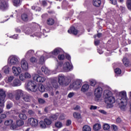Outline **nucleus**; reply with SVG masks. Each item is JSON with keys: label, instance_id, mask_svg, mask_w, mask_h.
I'll list each match as a JSON object with an SVG mask.
<instances>
[{"label": "nucleus", "instance_id": "62", "mask_svg": "<svg viewBox=\"0 0 131 131\" xmlns=\"http://www.w3.org/2000/svg\"><path fill=\"white\" fill-rule=\"evenodd\" d=\"M97 106L91 105L90 107V110H96L97 109Z\"/></svg>", "mask_w": 131, "mask_h": 131}, {"label": "nucleus", "instance_id": "43", "mask_svg": "<svg viewBox=\"0 0 131 131\" xmlns=\"http://www.w3.org/2000/svg\"><path fill=\"white\" fill-rule=\"evenodd\" d=\"M16 124L17 126H22L24 124V122L22 120H19L16 121Z\"/></svg>", "mask_w": 131, "mask_h": 131}, {"label": "nucleus", "instance_id": "53", "mask_svg": "<svg viewBox=\"0 0 131 131\" xmlns=\"http://www.w3.org/2000/svg\"><path fill=\"white\" fill-rule=\"evenodd\" d=\"M58 114L56 115H53L51 116V118H52V119H53L54 120H57V119H58Z\"/></svg>", "mask_w": 131, "mask_h": 131}, {"label": "nucleus", "instance_id": "39", "mask_svg": "<svg viewBox=\"0 0 131 131\" xmlns=\"http://www.w3.org/2000/svg\"><path fill=\"white\" fill-rule=\"evenodd\" d=\"M55 23V20L52 18H49L47 20V24L48 25H53Z\"/></svg>", "mask_w": 131, "mask_h": 131}, {"label": "nucleus", "instance_id": "36", "mask_svg": "<svg viewBox=\"0 0 131 131\" xmlns=\"http://www.w3.org/2000/svg\"><path fill=\"white\" fill-rule=\"evenodd\" d=\"M13 3L15 7H19L21 5L20 0H13Z\"/></svg>", "mask_w": 131, "mask_h": 131}, {"label": "nucleus", "instance_id": "29", "mask_svg": "<svg viewBox=\"0 0 131 131\" xmlns=\"http://www.w3.org/2000/svg\"><path fill=\"white\" fill-rule=\"evenodd\" d=\"M2 72L5 73L6 74H8V73L10 72V68H9V66H6L4 68H3Z\"/></svg>", "mask_w": 131, "mask_h": 131}, {"label": "nucleus", "instance_id": "24", "mask_svg": "<svg viewBox=\"0 0 131 131\" xmlns=\"http://www.w3.org/2000/svg\"><path fill=\"white\" fill-rule=\"evenodd\" d=\"M42 72H44L45 74H46V75H50L51 74V71L48 68H46L45 66H43L41 68Z\"/></svg>", "mask_w": 131, "mask_h": 131}, {"label": "nucleus", "instance_id": "13", "mask_svg": "<svg viewBox=\"0 0 131 131\" xmlns=\"http://www.w3.org/2000/svg\"><path fill=\"white\" fill-rule=\"evenodd\" d=\"M19 78L21 81H24L26 79H29V78H31V75L27 72L25 73H20L19 75Z\"/></svg>", "mask_w": 131, "mask_h": 131}, {"label": "nucleus", "instance_id": "21", "mask_svg": "<svg viewBox=\"0 0 131 131\" xmlns=\"http://www.w3.org/2000/svg\"><path fill=\"white\" fill-rule=\"evenodd\" d=\"M68 33L70 34H74V35H76L77 33H78V30H77L74 27H71L70 29L68 31Z\"/></svg>", "mask_w": 131, "mask_h": 131}, {"label": "nucleus", "instance_id": "34", "mask_svg": "<svg viewBox=\"0 0 131 131\" xmlns=\"http://www.w3.org/2000/svg\"><path fill=\"white\" fill-rule=\"evenodd\" d=\"M73 117L76 118V119H81V116L80 115V114L76 112L73 113Z\"/></svg>", "mask_w": 131, "mask_h": 131}, {"label": "nucleus", "instance_id": "37", "mask_svg": "<svg viewBox=\"0 0 131 131\" xmlns=\"http://www.w3.org/2000/svg\"><path fill=\"white\" fill-rule=\"evenodd\" d=\"M18 116L19 118L23 120H26V119H27V116H26L25 114H20Z\"/></svg>", "mask_w": 131, "mask_h": 131}, {"label": "nucleus", "instance_id": "38", "mask_svg": "<svg viewBox=\"0 0 131 131\" xmlns=\"http://www.w3.org/2000/svg\"><path fill=\"white\" fill-rule=\"evenodd\" d=\"M55 125L57 128H61L63 126V124L60 121H58L55 123Z\"/></svg>", "mask_w": 131, "mask_h": 131}, {"label": "nucleus", "instance_id": "42", "mask_svg": "<svg viewBox=\"0 0 131 131\" xmlns=\"http://www.w3.org/2000/svg\"><path fill=\"white\" fill-rule=\"evenodd\" d=\"M12 123H13V121L12 120H11V119L5 121L4 123L5 125H7V126L11 125V124H12Z\"/></svg>", "mask_w": 131, "mask_h": 131}, {"label": "nucleus", "instance_id": "55", "mask_svg": "<svg viewBox=\"0 0 131 131\" xmlns=\"http://www.w3.org/2000/svg\"><path fill=\"white\" fill-rule=\"evenodd\" d=\"M111 128H112V129L115 131L118 130V128H117V126L115 125H112Z\"/></svg>", "mask_w": 131, "mask_h": 131}, {"label": "nucleus", "instance_id": "47", "mask_svg": "<svg viewBox=\"0 0 131 131\" xmlns=\"http://www.w3.org/2000/svg\"><path fill=\"white\" fill-rule=\"evenodd\" d=\"M8 98L10 99V100H14V98H15V95H14V94H13V93H8Z\"/></svg>", "mask_w": 131, "mask_h": 131}, {"label": "nucleus", "instance_id": "12", "mask_svg": "<svg viewBox=\"0 0 131 131\" xmlns=\"http://www.w3.org/2000/svg\"><path fill=\"white\" fill-rule=\"evenodd\" d=\"M28 123L30 124L32 127H36L38 125V121L34 118H30L28 120Z\"/></svg>", "mask_w": 131, "mask_h": 131}, {"label": "nucleus", "instance_id": "10", "mask_svg": "<svg viewBox=\"0 0 131 131\" xmlns=\"http://www.w3.org/2000/svg\"><path fill=\"white\" fill-rule=\"evenodd\" d=\"M8 61L10 65H17V64H19V58L16 56H10Z\"/></svg>", "mask_w": 131, "mask_h": 131}, {"label": "nucleus", "instance_id": "6", "mask_svg": "<svg viewBox=\"0 0 131 131\" xmlns=\"http://www.w3.org/2000/svg\"><path fill=\"white\" fill-rule=\"evenodd\" d=\"M94 96L96 100H100L103 95V88L101 86H98L94 90Z\"/></svg>", "mask_w": 131, "mask_h": 131}, {"label": "nucleus", "instance_id": "27", "mask_svg": "<svg viewBox=\"0 0 131 131\" xmlns=\"http://www.w3.org/2000/svg\"><path fill=\"white\" fill-rule=\"evenodd\" d=\"M21 20H23V21H24L25 22H27V21L29 20V17H28V15H27V14L25 13H24L21 15Z\"/></svg>", "mask_w": 131, "mask_h": 131}, {"label": "nucleus", "instance_id": "54", "mask_svg": "<svg viewBox=\"0 0 131 131\" xmlns=\"http://www.w3.org/2000/svg\"><path fill=\"white\" fill-rule=\"evenodd\" d=\"M58 58L59 60H64V59L65 58V56L63 54L59 55L58 56Z\"/></svg>", "mask_w": 131, "mask_h": 131}, {"label": "nucleus", "instance_id": "20", "mask_svg": "<svg viewBox=\"0 0 131 131\" xmlns=\"http://www.w3.org/2000/svg\"><path fill=\"white\" fill-rule=\"evenodd\" d=\"M89 89L90 85L89 84H84L81 88V92L82 93H86V92H89Z\"/></svg>", "mask_w": 131, "mask_h": 131}, {"label": "nucleus", "instance_id": "44", "mask_svg": "<svg viewBox=\"0 0 131 131\" xmlns=\"http://www.w3.org/2000/svg\"><path fill=\"white\" fill-rule=\"evenodd\" d=\"M90 85H91V86H95L96 85V84H97V81H96L95 80H90Z\"/></svg>", "mask_w": 131, "mask_h": 131}, {"label": "nucleus", "instance_id": "63", "mask_svg": "<svg viewBox=\"0 0 131 131\" xmlns=\"http://www.w3.org/2000/svg\"><path fill=\"white\" fill-rule=\"evenodd\" d=\"M71 124V120H68L67 121V123H66L67 126H69V125H70Z\"/></svg>", "mask_w": 131, "mask_h": 131}, {"label": "nucleus", "instance_id": "19", "mask_svg": "<svg viewBox=\"0 0 131 131\" xmlns=\"http://www.w3.org/2000/svg\"><path fill=\"white\" fill-rule=\"evenodd\" d=\"M23 100H24L25 102L29 103L31 102V100H32V97L29 95H24L23 96Z\"/></svg>", "mask_w": 131, "mask_h": 131}, {"label": "nucleus", "instance_id": "28", "mask_svg": "<svg viewBox=\"0 0 131 131\" xmlns=\"http://www.w3.org/2000/svg\"><path fill=\"white\" fill-rule=\"evenodd\" d=\"M93 4L94 7H100L101 6V0H93Z\"/></svg>", "mask_w": 131, "mask_h": 131}, {"label": "nucleus", "instance_id": "56", "mask_svg": "<svg viewBox=\"0 0 131 131\" xmlns=\"http://www.w3.org/2000/svg\"><path fill=\"white\" fill-rule=\"evenodd\" d=\"M6 117L7 115L5 114H2L0 115V118L2 120H3V119H5V118H6Z\"/></svg>", "mask_w": 131, "mask_h": 131}, {"label": "nucleus", "instance_id": "9", "mask_svg": "<svg viewBox=\"0 0 131 131\" xmlns=\"http://www.w3.org/2000/svg\"><path fill=\"white\" fill-rule=\"evenodd\" d=\"M33 79L37 82H40V83H43L46 81V77H42L39 76L37 74H34L33 75Z\"/></svg>", "mask_w": 131, "mask_h": 131}, {"label": "nucleus", "instance_id": "2", "mask_svg": "<svg viewBox=\"0 0 131 131\" xmlns=\"http://www.w3.org/2000/svg\"><path fill=\"white\" fill-rule=\"evenodd\" d=\"M121 97L117 99V102L120 106L121 110H125L127 105V96H126V92L122 91L120 93Z\"/></svg>", "mask_w": 131, "mask_h": 131}, {"label": "nucleus", "instance_id": "14", "mask_svg": "<svg viewBox=\"0 0 131 131\" xmlns=\"http://www.w3.org/2000/svg\"><path fill=\"white\" fill-rule=\"evenodd\" d=\"M5 98H6V92L4 90L0 89V106L3 107L5 105Z\"/></svg>", "mask_w": 131, "mask_h": 131}, {"label": "nucleus", "instance_id": "7", "mask_svg": "<svg viewBox=\"0 0 131 131\" xmlns=\"http://www.w3.org/2000/svg\"><path fill=\"white\" fill-rule=\"evenodd\" d=\"M58 82L59 83L60 85H68L69 82H70V80H68L65 79V77L63 75H59L58 76Z\"/></svg>", "mask_w": 131, "mask_h": 131}, {"label": "nucleus", "instance_id": "50", "mask_svg": "<svg viewBox=\"0 0 131 131\" xmlns=\"http://www.w3.org/2000/svg\"><path fill=\"white\" fill-rule=\"evenodd\" d=\"M30 61L31 63H35L37 62V59L35 57H32L30 58Z\"/></svg>", "mask_w": 131, "mask_h": 131}, {"label": "nucleus", "instance_id": "35", "mask_svg": "<svg viewBox=\"0 0 131 131\" xmlns=\"http://www.w3.org/2000/svg\"><path fill=\"white\" fill-rule=\"evenodd\" d=\"M39 124L40 125V127L41 128H47V126L46 123H45V121H41L39 122Z\"/></svg>", "mask_w": 131, "mask_h": 131}, {"label": "nucleus", "instance_id": "22", "mask_svg": "<svg viewBox=\"0 0 131 131\" xmlns=\"http://www.w3.org/2000/svg\"><path fill=\"white\" fill-rule=\"evenodd\" d=\"M112 96V92L110 90H106L104 91L103 93V97L105 99V98H108Z\"/></svg>", "mask_w": 131, "mask_h": 131}, {"label": "nucleus", "instance_id": "64", "mask_svg": "<svg viewBox=\"0 0 131 131\" xmlns=\"http://www.w3.org/2000/svg\"><path fill=\"white\" fill-rule=\"evenodd\" d=\"M25 33L26 34H30V33H32V32L31 29H28L25 32Z\"/></svg>", "mask_w": 131, "mask_h": 131}, {"label": "nucleus", "instance_id": "51", "mask_svg": "<svg viewBox=\"0 0 131 131\" xmlns=\"http://www.w3.org/2000/svg\"><path fill=\"white\" fill-rule=\"evenodd\" d=\"M10 128L11 129H12L13 130H17V125H16V124H12Z\"/></svg>", "mask_w": 131, "mask_h": 131}, {"label": "nucleus", "instance_id": "26", "mask_svg": "<svg viewBox=\"0 0 131 131\" xmlns=\"http://www.w3.org/2000/svg\"><path fill=\"white\" fill-rule=\"evenodd\" d=\"M34 54V51L31 50L27 52V53L25 55L26 58H29V57H31V56H33Z\"/></svg>", "mask_w": 131, "mask_h": 131}, {"label": "nucleus", "instance_id": "58", "mask_svg": "<svg viewBox=\"0 0 131 131\" xmlns=\"http://www.w3.org/2000/svg\"><path fill=\"white\" fill-rule=\"evenodd\" d=\"M6 107L7 109H11V108L13 107V104L12 103H8L7 104Z\"/></svg>", "mask_w": 131, "mask_h": 131}, {"label": "nucleus", "instance_id": "46", "mask_svg": "<svg viewBox=\"0 0 131 131\" xmlns=\"http://www.w3.org/2000/svg\"><path fill=\"white\" fill-rule=\"evenodd\" d=\"M32 9L34 10V11H35L36 12H39V11H40V10H41L40 8V7H37V6H32Z\"/></svg>", "mask_w": 131, "mask_h": 131}, {"label": "nucleus", "instance_id": "25", "mask_svg": "<svg viewBox=\"0 0 131 131\" xmlns=\"http://www.w3.org/2000/svg\"><path fill=\"white\" fill-rule=\"evenodd\" d=\"M14 78L15 77H14V76H10L6 78L5 81L7 83H10L11 81H13V80H14Z\"/></svg>", "mask_w": 131, "mask_h": 131}, {"label": "nucleus", "instance_id": "4", "mask_svg": "<svg viewBox=\"0 0 131 131\" xmlns=\"http://www.w3.org/2000/svg\"><path fill=\"white\" fill-rule=\"evenodd\" d=\"M62 52H63V50L61 49L56 48L53 52L49 53L45 52L43 55L45 56L46 59H48V58H52L54 57V56H57L58 54L62 53Z\"/></svg>", "mask_w": 131, "mask_h": 131}, {"label": "nucleus", "instance_id": "59", "mask_svg": "<svg viewBox=\"0 0 131 131\" xmlns=\"http://www.w3.org/2000/svg\"><path fill=\"white\" fill-rule=\"evenodd\" d=\"M38 102L40 103V104H45V103H46V101L41 98H39L38 99Z\"/></svg>", "mask_w": 131, "mask_h": 131}, {"label": "nucleus", "instance_id": "52", "mask_svg": "<svg viewBox=\"0 0 131 131\" xmlns=\"http://www.w3.org/2000/svg\"><path fill=\"white\" fill-rule=\"evenodd\" d=\"M115 72L116 74H120L121 73V70L119 68L115 69Z\"/></svg>", "mask_w": 131, "mask_h": 131}, {"label": "nucleus", "instance_id": "40", "mask_svg": "<svg viewBox=\"0 0 131 131\" xmlns=\"http://www.w3.org/2000/svg\"><path fill=\"white\" fill-rule=\"evenodd\" d=\"M37 89H38L39 92H41V93H43L45 91V86L42 84H40Z\"/></svg>", "mask_w": 131, "mask_h": 131}, {"label": "nucleus", "instance_id": "31", "mask_svg": "<svg viewBox=\"0 0 131 131\" xmlns=\"http://www.w3.org/2000/svg\"><path fill=\"white\" fill-rule=\"evenodd\" d=\"M101 124H99V123H96L93 126V129L94 130H99L100 129H101Z\"/></svg>", "mask_w": 131, "mask_h": 131}, {"label": "nucleus", "instance_id": "17", "mask_svg": "<svg viewBox=\"0 0 131 131\" xmlns=\"http://www.w3.org/2000/svg\"><path fill=\"white\" fill-rule=\"evenodd\" d=\"M22 70L21 69V68L19 67H16L15 66L12 67V73L14 76H19Z\"/></svg>", "mask_w": 131, "mask_h": 131}, {"label": "nucleus", "instance_id": "18", "mask_svg": "<svg viewBox=\"0 0 131 131\" xmlns=\"http://www.w3.org/2000/svg\"><path fill=\"white\" fill-rule=\"evenodd\" d=\"M20 65L23 70L25 71L28 70V62L26 60L23 59L21 61Z\"/></svg>", "mask_w": 131, "mask_h": 131}, {"label": "nucleus", "instance_id": "3", "mask_svg": "<svg viewBox=\"0 0 131 131\" xmlns=\"http://www.w3.org/2000/svg\"><path fill=\"white\" fill-rule=\"evenodd\" d=\"M26 89L28 92H35L37 91L38 87L36 85V82L34 81L30 80L26 84Z\"/></svg>", "mask_w": 131, "mask_h": 131}, {"label": "nucleus", "instance_id": "11", "mask_svg": "<svg viewBox=\"0 0 131 131\" xmlns=\"http://www.w3.org/2000/svg\"><path fill=\"white\" fill-rule=\"evenodd\" d=\"M82 85V80L80 79H77L72 84V86L74 90H78L80 89Z\"/></svg>", "mask_w": 131, "mask_h": 131}, {"label": "nucleus", "instance_id": "23", "mask_svg": "<svg viewBox=\"0 0 131 131\" xmlns=\"http://www.w3.org/2000/svg\"><path fill=\"white\" fill-rule=\"evenodd\" d=\"M12 85V86H20L21 85V81L19 79H15L13 80Z\"/></svg>", "mask_w": 131, "mask_h": 131}, {"label": "nucleus", "instance_id": "5", "mask_svg": "<svg viewBox=\"0 0 131 131\" xmlns=\"http://www.w3.org/2000/svg\"><path fill=\"white\" fill-rule=\"evenodd\" d=\"M104 102L105 104H107L109 108H112L113 104L116 102V99L113 95H112L111 96L104 98Z\"/></svg>", "mask_w": 131, "mask_h": 131}, {"label": "nucleus", "instance_id": "30", "mask_svg": "<svg viewBox=\"0 0 131 131\" xmlns=\"http://www.w3.org/2000/svg\"><path fill=\"white\" fill-rule=\"evenodd\" d=\"M44 122L46 124L47 126H49L52 124V120L50 118H45L44 119Z\"/></svg>", "mask_w": 131, "mask_h": 131}, {"label": "nucleus", "instance_id": "60", "mask_svg": "<svg viewBox=\"0 0 131 131\" xmlns=\"http://www.w3.org/2000/svg\"><path fill=\"white\" fill-rule=\"evenodd\" d=\"M42 5L43 7H46V6L48 5V3L47 2V1L43 0L42 1Z\"/></svg>", "mask_w": 131, "mask_h": 131}, {"label": "nucleus", "instance_id": "16", "mask_svg": "<svg viewBox=\"0 0 131 131\" xmlns=\"http://www.w3.org/2000/svg\"><path fill=\"white\" fill-rule=\"evenodd\" d=\"M9 8V4L4 0H0V10L1 11H6Z\"/></svg>", "mask_w": 131, "mask_h": 131}, {"label": "nucleus", "instance_id": "1", "mask_svg": "<svg viewBox=\"0 0 131 131\" xmlns=\"http://www.w3.org/2000/svg\"><path fill=\"white\" fill-rule=\"evenodd\" d=\"M56 71L53 72V74H56L57 72H60L61 70H63L64 72H69V71H71L72 69H73V66H72V63L67 62L63 64L62 62H59V65L55 68Z\"/></svg>", "mask_w": 131, "mask_h": 131}, {"label": "nucleus", "instance_id": "48", "mask_svg": "<svg viewBox=\"0 0 131 131\" xmlns=\"http://www.w3.org/2000/svg\"><path fill=\"white\" fill-rule=\"evenodd\" d=\"M126 4L127 8L131 11V0H127Z\"/></svg>", "mask_w": 131, "mask_h": 131}, {"label": "nucleus", "instance_id": "33", "mask_svg": "<svg viewBox=\"0 0 131 131\" xmlns=\"http://www.w3.org/2000/svg\"><path fill=\"white\" fill-rule=\"evenodd\" d=\"M123 63L125 66L127 67L128 66V64H129V60L127 59L126 58H123L122 59Z\"/></svg>", "mask_w": 131, "mask_h": 131}, {"label": "nucleus", "instance_id": "41", "mask_svg": "<svg viewBox=\"0 0 131 131\" xmlns=\"http://www.w3.org/2000/svg\"><path fill=\"white\" fill-rule=\"evenodd\" d=\"M82 130L83 131H91V127H90V126H89V125H85L83 127Z\"/></svg>", "mask_w": 131, "mask_h": 131}, {"label": "nucleus", "instance_id": "15", "mask_svg": "<svg viewBox=\"0 0 131 131\" xmlns=\"http://www.w3.org/2000/svg\"><path fill=\"white\" fill-rule=\"evenodd\" d=\"M13 94L14 95L15 100L19 101V99H21V96H23V91L21 90H17L13 92Z\"/></svg>", "mask_w": 131, "mask_h": 131}, {"label": "nucleus", "instance_id": "8", "mask_svg": "<svg viewBox=\"0 0 131 131\" xmlns=\"http://www.w3.org/2000/svg\"><path fill=\"white\" fill-rule=\"evenodd\" d=\"M53 88L55 89H59V85L58 84V82H57V80L56 79H52L51 81V84H49L47 85V90L48 91H52Z\"/></svg>", "mask_w": 131, "mask_h": 131}, {"label": "nucleus", "instance_id": "61", "mask_svg": "<svg viewBox=\"0 0 131 131\" xmlns=\"http://www.w3.org/2000/svg\"><path fill=\"white\" fill-rule=\"evenodd\" d=\"M110 3L113 5H116V4H117V1L116 0H110Z\"/></svg>", "mask_w": 131, "mask_h": 131}, {"label": "nucleus", "instance_id": "57", "mask_svg": "<svg viewBox=\"0 0 131 131\" xmlns=\"http://www.w3.org/2000/svg\"><path fill=\"white\" fill-rule=\"evenodd\" d=\"M74 95H75V93H73V92H71L68 95V98H72V97L74 96Z\"/></svg>", "mask_w": 131, "mask_h": 131}, {"label": "nucleus", "instance_id": "32", "mask_svg": "<svg viewBox=\"0 0 131 131\" xmlns=\"http://www.w3.org/2000/svg\"><path fill=\"white\" fill-rule=\"evenodd\" d=\"M19 104H21L19 105L21 106V108H25V109L28 108V104H26L22 100H19Z\"/></svg>", "mask_w": 131, "mask_h": 131}, {"label": "nucleus", "instance_id": "45", "mask_svg": "<svg viewBox=\"0 0 131 131\" xmlns=\"http://www.w3.org/2000/svg\"><path fill=\"white\" fill-rule=\"evenodd\" d=\"M103 129L104 130H109L110 129V125L108 124H104L103 125Z\"/></svg>", "mask_w": 131, "mask_h": 131}, {"label": "nucleus", "instance_id": "49", "mask_svg": "<svg viewBox=\"0 0 131 131\" xmlns=\"http://www.w3.org/2000/svg\"><path fill=\"white\" fill-rule=\"evenodd\" d=\"M39 63L43 65L45 63V56H41L39 59Z\"/></svg>", "mask_w": 131, "mask_h": 131}]
</instances>
